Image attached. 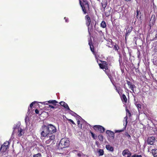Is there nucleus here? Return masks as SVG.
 <instances>
[{
  "label": "nucleus",
  "mask_w": 157,
  "mask_h": 157,
  "mask_svg": "<svg viewBox=\"0 0 157 157\" xmlns=\"http://www.w3.org/2000/svg\"><path fill=\"white\" fill-rule=\"evenodd\" d=\"M100 26L103 28H105L106 26V22L104 21H102L100 24Z\"/></svg>",
  "instance_id": "16"
},
{
  "label": "nucleus",
  "mask_w": 157,
  "mask_h": 157,
  "mask_svg": "<svg viewBox=\"0 0 157 157\" xmlns=\"http://www.w3.org/2000/svg\"><path fill=\"white\" fill-rule=\"evenodd\" d=\"M99 66H100V67L101 68V69H105L104 68V66H103V64H99Z\"/></svg>",
  "instance_id": "31"
},
{
  "label": "nucleus",
  "mask_w": 157,
  "mask_h": 157,
  "mask_svg": "<svg viewBox=\"0 0 157 157\" xmlns=\"http://www.w3.org/2000/svg\"><path fill=\"white\" fill-rule=\"evenodd\" d=\"M69 145V140L66 138H63L59 143L58 148L59 149H62L63 148L68 147Z\"/></svg>",
  "instance_id": "1"
},
{
  "label": "nucleus",
  "mask_w": 157,
  "mask_h": 157,
  "mask_svg": "<svg viewBox=\"0 0 157 157\" xmlns=\"http://www.w3.org/2000/svg\"><path fill=\"white\" fill-rule=\"evenodd\" d=\"M77 122H78V124H79V123H80V121H78Z\"/></svg>",
  "instance_id": "51"
},
{
  "label": "nucleus",
  "mask_w": 157,
  "mask_h": 157,
  "mask_svg": "<svg viewBox=\"0 0 157 157\" xmlns=\"http://www.w3.org/2000/svg\"><path fill=\"white\" fill-rule=\"evenodd\" d=\"M126 136L127 137L128 139H131V136L130 135H129L128 133H127L126 134Z\"/></svg>",
  "instance_id": "37"
},
{
  "label": "nucleus",
  "mask_w": 157,
  "mask_h": 157,
  "mask_svg": "<svg viewBox=\"0 0 157 157\" xmlns=\"http://www.w3.org/2000/svg\"><path fill=\"white\" fill-rule=\"evenodd\" d=\"M127 119H128V117H127V116H126L124 118V119L125 120V121H126V124H125V127H126V125L127 124Z\"/></svg>",
  "instance_id": "32"
},
{
  "label": "nucleus",
  "mask_w": 157,
  "mask_h": 157,
  "mask_svg": "<svg viewBox=\"0 0 157 157\" xmlns=\"http://www.w3.org/2000/svg\"><path fill=\"white\" fill-rule=\"evenodd\" d=\"M102 6L103 8H105L106 6V4H104L102 3Z\"/></svg>",
  "instance_id": "43"
},
{
  "label": "nucleus",
  "mask_w": 157,
  "mask_h": 157,
  "mask_svg": "<svg viewBox=\"0 0 157 157\" xmlns=\"http://www.w3.org/2000/svg\"><path fill=\"white\" fill-rule=\"evenodd\" d=\"M151 153L154 157H157V149L154 148L151 150Z\"/></svg>",
  "instance_id": "9"
},
{
  "label": "nucleus",
  "mask_w": 157,
  "mask_h": 157,
  "mask_svg": "<svg viewBox=\"0 0 157 157\" xmlns=\"http://www.w3.org/2000/svg\"><path fill=\"white\" fill-rule=\"evenodd\" d=\"M99 125H95L94 126V128L95 130H96L97 129H98V128Z\"/></svg>",
  "instance_id": "40"
},
{
  "label": "nucleus",
  "mask_w": 157,
  "mask_h": 157,
  "mask_svg": "<svg viewBox=\"0 0 157 157\" xmlns=\"http://www.w3.org/2000/svg\"><path fill=\"white\" fill-rule=\"evenodd\" d=\"M15 128H15V127H13V128L14 129H15Z\"/></svg>",
  "instance_id": "55"
},
{
  "label": "nucleus",
  "mask_w": 157,
  "mask_h": 157,
  "mask_svg": "<svg viewBox=\"0 0 157 157\" xmlns=\"http://www.w3.org/2000/svg\"><path fill=\"white\" fill-rule=\"evenodd\" d=\"M106 148L107 150L110 151H113V147L109 145H106Z\"/></svg>",
  "instance_id": "12"
},
{
  "label": "nucleus",
  "mask_w": 157,
  "mask_h": 157,
  "mask_svg": "<svg viewBox=\"0 0 157 157\" xmlns=\"http://www.w3.org/2000/svg\"><path fill=\"white\" fill-rule=\"evenodd\" d=\"M131 155V153L130 151H129V152H128V154L127 155V157H130Z\"/></svg>",
  "instance_id": "41"
},
{
  "label": "nucleus",
  "mask_w": 157,
  "mask_h": 157,
  "mask_svg": "<svg viewBox=\"0 0 157 157\" xmlns=\"http://www.w3.org/2000/svg\"><path fill=\"white\" fill-rule=\"evenodd\" d=\"M155 138L154 136H151L148 137L147 140L148 144L150 145L153 144L155 142Z\"/></svg>",
  "instance_id": "5"
},
{
  "label": "nucleus",
  "mask_w": 157,
  "mask_h": 157,
  "mask_svg": "<svg viewBox=\"0 0 157 157\" xmlns=\"http://www.w3.org/2000/svg\"><path fill=\"white\" fill-rule=\"evenodd\" d=\"M127 83L129 86L132 84V83L129 81H127Z\"/></svg>",
  "instance_id": "38"
},
{
  "label": "nucleus",
  "mask_w": 157,
  "mask_h": 157,
  "mask_svg": "<svg viewBox=\"0 0 157 157\" xmlns=\"http://www.w3.org/2000/svg\"><path fill=\"white\" fill-rule=\"evenodd\" d=\"M89 45H90V49L91 50V51L93 52V51H94V49H92V47H91V44H90V43H89Z\"/></svg>",
  "instance_id": "42"
},
{
  "label": "nucleus",
  "mask_w": 157,
  "mask_h": 157,
  "mask_svg": "<svg viewBox=\"0 0 157 157\" xmlns=\"http://www.w3.org/2000/svg\"><path fill=\"white\" fill-rule=\"evenodd\" d=\"M68 121L71 122L72 123L74 124H75V123H74V122L71 120V119H68Z\"/></svg>",
  "instance_id": "39"
},
{
  "label": "nucleus",
  "mask_w": 157,
  "mask_h": 157,
  "mask_svg": "<svg viewBox=\"0 0 157 157\" xmlns=\"http://www.w3.org/2000/svg\"><path fill=\"white\" fill-rule=\"evenodd\" d=\"M104 66V68L105 70H107L108 69V65L107 63L105 62L104 61L102 64Z\"/></svg>",
  "instance_id": "19"
},
{
  "label": "nucleus",
  "mask_w": 157,
  "mask_h": 157,
  "mask_svg": "<svg viewBox=\"0 0 157 157\" xmlns=\"http://www.w3.org/2000/svg\"><path fill=\"white\" fill-rule=\"evenodd\" d=\"M49 103L55 105H56V104L58 103V102L55 100H50L48 101Z\"/></svg>",
  "instance_id": "17"
},
{
  "label": "nucleus",
  "mask_w": 157,
  "mask_h": 157,
  "mask_svg": "<svg viewBox=\"0 0 157 157\" xmlns=\"http://www.w3.org/2000/svg\"><path fill=\"white\" fill-rule=\"evenodd\" d=\"M116 90L119 93V91H118V90L117 89H116Z\"/></svg>",
  "instance_id": "54"
},
{
  "label": "nucleus",
  "mask_w": 157,
  "mask_h": 157,
  "mask_svg": "<svg viewBox=\"0 0 157 157\" xmlns=\"http://www.w3.org/2000/svg\"><path fill=\"white\" fill-rule=\"evenodd\" d=\"M65 21H66V22H68V21L67 19H65Z\"/></svg>",
  "instance_id": "52"
},
{
  "label": "nucleus",
  "mask_w": 157,
  "mask_h": 157,
  "mask_svg": "<svg viewBox=\"0 0 157 157\" xmlns=\"http://www.w3.org/2000/svg\"><path fill=\"white\" fill-rule=\"evenodd\" d=\"M2 148L1 147V144H0V151H1L2 152Z\"/></svg>",
  "instance_id": "48"
},
{
  "label": "nucleus",
  "mask_w": 157,
  "mask_h": 157,
  "mask_svg": "<svg viewBox=\"0 0 157 157\" xmlns=\"http://www.w3.org/2000/svg\"><path fill=\"white\" fill-rule=\"evenodd\" d=\"M41 154L40 153H38V154L33 155V157H41Z\"/></svg>",
  "instance_id": "24"
},
{
  "label": "nucleus",
  "mask_w": 157,
  "mask_h": 157,
  "mask_svg": "<svg viewBox=\"0 0 157 157\" xmlns=\"http://www.w3.org/2000/svg\"><path fill=\"white\" fill-rule=\"evenodd\" d=\"M64 19H66V17H64Z\"/></svg>",
  "instance_id": "56"
},
{
  "label": "nucleus",
  "mask_w": 157,
  "mask_h": 157,
  "mask_svg": "<svg viewBox=\"0 0 157 157\" xmlns=\"http://www.w3.org/2000/svg\"><path fill=\"white\" fill-rule=\"evenodd\" d=\"M59 103L61 106H63L65 108L67 109L70 111L72 112V111L70 109L67 104L65 102L63 101H62L60 102Z\"/></svg>",
  "instance_id": "7"
},
{
  "label": "nucleus",
  "mask_w": 157,
  "mask_h": 157,
  "mask_svg": "<svg viewBox=\"0 0 157 157\" xmlns=\"http://www.w3.org/2000/svg\"><path fill=\"white\" fill-rule=\"evenodd\" d=\"M114 48L115 50H117L119 48V47L116 44L115 45H114Z\"/></svg>",
  "instance_id": "28"
},
{
  "label": "nucleus",
  "mask_w": 157,
  "mask_h": 157,
  "mask_svg": "<svg viewBox=\"0 0 157 157\" xmlns=\"http://www.w3.org/2000/svg\"><path fill=\"white\" fill-rule=\"evenodd\" d=\"M29 120V118L28 116H26L25 118V121L26 123L27 122V121H28Z\"/></svg>",
  "instance_id": "33"
},
{
  "label": "nucleus",
  "mask_w": 157,
  "mask_h": 157,
  "mask_svg": "<svg viewBox=\"0 0 157 157\" xmlns=\"http://www.w3.org/2000/svg\"><path fill=\"white\" fill-rule=\"evenodd\" d=\"M136 17L137 18H140V19L141 18V13L140 11H139L138 10H137L136 11Z\"/></svg>",
  "instance_id": "13"
},
{
  "label": "nucleus",
  "mask_w": 157,
  "mask_h": 157,
  "mask_svg": "<svg viewBox=\"0 0 157 157\" xmlns=\"http://www.w3.org/2000/svg\"><path fill=\"white\" fill-rule=\"evenodd\" d=\"M103 136L102 135H99L98 136V138L101 141H102L103 140Z\"/></svg>",
  "instance_id": "26"
},
{
  "label": "nucleus",
  "mask_w": 157,
  "mask_h": 157,
  "mask_svg": "<svg viewBox=\"0 0 157 157\" xmlns=\"http://www.w3.org/2000/svg\"><path fill=\"white\" fill-rule=\"evenodd\" d=\"M129 151L128 149H125L123 150L122 152V155L123 156H125L126 155L128 154Z\"/></svg>",
  "instance_id": "14"
},
{
  "label": "nucleus",
  "mask_w": 157,
  "mask_h": 157,
  "mask_svg": "<svg viewBox=\"0 0 157 157\" xmlns=\"http://www.w3.org/2000/svg\"><path fill=\"white\" fill-rule=\"evenodd\" d=\"M80 2H81V1H80ZM81 6L82 8V10L84 12V14H86V10L85 8V7L84 6H83L82 5L81 3V2H80Z\"/></svg>",
  "instance_id": "23"
},
{
  "label": "nucleus",
  "mask_w": 157,
  "mask_h": 157,
  "mask_svg": "<svg viewBox=\"0 0 157 157\" xmlns=\"http://www.w3.org/2000/svg\"><path fill=\"white\" fill-rule=\"evenodd\" d=\"M155 15H152L151 19L150 21V22H152V23H153L155 22Z\"/></svg>",
  "instance_id": "21"
},
{
  "label": "nucleus",
  "mask_w": 157,
  "mask_h": 157,
  "mask_svg": "<svg viewBox=\"0 0 157 157\" xmlns=\"http://www.w3.org/2000/svg\"><path fill=\"white\" fill-rule=\"evenodd\" d=\"M85 5L87 6H88V4H86Z\"/></svg>",
  "instance_id": "53"
},
{
  "label": "nucleus",
  "mask_w": 157,
  "mask_h": 157,
  "mask_svg": "<svg viewBox=\"0 0 157 157\" xmlns=\"http://www.w3.org/2000/svg\"><path fill=\"white\" fill-rule=\"evenodd\" d=\"M121 100L123 102H124V104H125L127 102V98L126 97V96L124 94H123L121 97Z\"/></svg>",
  "instance_id": "11"
},
{
  "label": "nucleus",
  "mask_w": 157,
  "mask_h": 157,
  "mask_svg": "<svg viewBox=\"0 0 157 157\" xmlns=\"http://www.w3.org/2000/svg\"><path fill=\"white\" fill-rule=\"evenodd\" d=\"M50 135L55 133L56 132V127L52 124H48L47 126Z\"/></svg>",
  "instance_id": "3"
},
{
  "label": "nucleus",
  "mask_w": 157,
  "mask_h": 157,
  "mask_svg": "<svg viewBox=\"0 0 157 157\" xmlns=\"http://www.w3.org/2000/svg\"><path fill=\"white\" fill-rule=\"evenodd\" d=\"M123 131H124L123 130H117L115 132H123Z\"/></svg>",
  "instance_id": "45"
},
{
  "label": "nucleus",
  "mask_w": 157,
  "mask_h": 157,
  "mask_svg": "<svg viewBox=\"0 0 157 157\" xmlns=\"http://www.w3.org/2000/svg\"><path fill=\"white\" fill-rule=\"evenodd\" d=\"M35 102H32L30 105V107L31 108H32V106H33V104H34Z\"/></svg>",
  "instance_id": "44"
},
{
  "label": "nucleus",
  "mask_w": 157,
  "mask_h": 157,
  "mask_svg": "<svg viewBox=\"0 0 157 157\" xmlns=\"http://www.w3.org/2000/svg\"><path fill=\"white\" fill-rule=\"evenodd\" d=\"M105 16L107 17H108L109 16V15H110V12H105Z\"/></svg>",
  "instance_id": "34"
},
{
  "label": "nucleus",
  "mask_w": 157,
  "mask_h": 157,
  "mask_svg": "<svg viewBox=\"0 0 157 157\" xmlns=\"http://www.w3.org/2000/svg\"><path fill=\"white\" fill-rule=\"evenodd\" d=\"M98 128V130L100 132H101L102 133L104 132L105 130V128L99 125Z\"/></svg>",
  "instance_id": "15"
},
{
  "label": "nucleus",
  "mask_w": 157,
  "mask_h": 157,
  "mask_svg": "<svg viewBox=\"0 0 157 157\" xmlns=\"http://www.w3.org/2000/svg\"><path fill=\"white\" fill-rule=\"evenodd\" d=\"M78 156L81 157L82 156V154L81 153H78Z\"/></svg>",
  "instance_id": "50"
},
{
  "label": "nucleus",
  "mask_w": 157,
  "mask_h": 157,
  "mask_svg": "<svg viewBox=\"0 0 157 157\" xmlns=\"http://www.w3.org/2000/svg\"><path fill=\"white\" fill-rule=\"evenodd\" d=\"M107 75L108 76V77L109 79H110L111 81L112 82V76L110 75H109V74H107Z\"/></svg>",
  "instance_id": "35"
},
{
  "label": "nucleus",
  "mask_w": 157,
  "mask_h": 157,
  "mask_svg": "<svg viewBox=\"0 0 157 157\" xmlns=\"http://www.w3.org/2000/svg\"><path fill=\"white\" fill-rule=\"evenodd\" d=\"M98 152V153L99 155H102L104 154V151L102 149H99Z\"/></svg>",
  "instance_id": "20"
},
{
  "label": "nucleus",
  "mask_w": 157,
  "mask_h": 157,
  "mask_svg": "<svg viewBox=\"0 0 157 157\" xmlns=\"http://www.w3.org/2000/svg\"><path fill=\"white\" fill-rule=\"evenodd\" d=\"M10 143L8 141L5 142L2 145H1L2 148V155H5L6 153V151L9 148V145Z\"/></svg>",
  "instance_id": "2"
},
{
  "label": "nucleus",
  "mask_w": 157,
  "mask_h": 157,
  "mask_svg": "<svg viewBox=\"0 0 157 157\" xmlns=\"http://www.w3.org/2000/svg\"><path fill=\"white\" fill-rule=\"evenodd\" d=\"M126 112L128 113V116L129 117H130L131 116V113H130L128 109H126Z\"/></svg>",
  "instance_id": "30"
},
{
  "label": "nucleus",
  "mask_w": 157,
  "mask_h": 157,
  "mask_svg": "<svg viewBox=\"0 0 157 157\" xmlns=\"http://www.w3.org/2000/svg\"><path fill=\"white\" fill-rule=\"evenodd\" d=\"M35 112L36 113V114H38L39 113V111L37 109H35Z\"/></svg>",
  "instance_id": "46"
},
{
  "label": "nucleus",
  "mask_w": 157,
  "mask_h": 157,
  "mask_svg": "<svg viewBox=\"0 0 157 157\" xmlns=\"http://www.w3.org/2000/svg\"><path fill=\"white\" fill-rule=\"evenodd\" d=\"M85 20L86 21V24L87 26L88 30H89V26L90 24L91 20L90 17L88 15H86L85 16Z\"/></svg>",
  "instance_id": "6"
},
{
  "label": "nucleus",
  "mask_w": 157,
  "mask_h": 157,
  "mask_svg": "<svg viewBox=\"0 0 157 157\" xmlns=\"http://www.w3.org/2000/svg\"><path fill=\"white\" fill-rule=\"evenodd\" d=\"M49 107L51 109H56V107L54 106L51 105H49Z\"/></svg>",
  "instance_id": "36"
},
{
  "label": "nucleus",
  "mask_w": 157,
  "mask_h": 157,
  "mask_svg": "<svg viewBox=\"0 0 157 157\" xmlns=\"http://www.w3.org/2000/svg\"><path fill=\"white\" fill-rule=\"evenodd\" d=\"M48 137L49 138V139L47 140L45 142L46 144H49L52 140H54L55 138V135H54L49 136Z\"/></svg>",
  "instance_id": "8"
},
{
  "label": "nucleus",
  "mask_w": 157,
  "mask_h": 157,
  "mask_svg": "<svg viewBox=\"0 0 157 157\" xmlns=\"http://www.w3.org/2000/svg\"><path fill=\"white\" fill-rule=\"evenodd\" d=\"M132 157H142L141 155L135 154L132 155Z\"/></svg>",
  "instance_id": "29"
},
{
  "label": "nucleus",
  "mask_w": 157,
  "mask_h": 157,
  "mask_svg": "<svg viewBox=\"0 0 157 157\" xmlns=\"http://www.w3.org/2000/svg\"><path fill=\"white\" fill-rule=\"evenodd\" d=\"M129 88H131V90L133 92H134V88L136 87L134 85L131 84L129 86Z\"/></svg>",
  "instance_id": "22"
},
{
  "label": "nucleus",
  "mask_w": 157,
  "mask_h": 157,
  "mask_svg": "<svg viewBox=\"0 0 157 157\" xmlns=\"http://www.w3.org/2000/svg\"><path fill=\"white\" fill-rule=\"evenodd\" d=\"M42 128L43 131L41 134L42 136L43 137L47 136V137H48V136H50L47 126L44 125L42 127Z\"/></svg>",
  "instance_id": "4"
},
{
  "label": "nucleus",
  "mask_w": 157,
  "mask_h": 157,
  "mask_svg": "<svg viewBox=\"0 0 157 157\" xmlns=\"http://www.w3.org/2000/svg\"><path fill=\"white\" fill-rule=\"evenodd\" d=\"M91 136H92V137L93 138H94V134L92 132H91Z\"/></svg>",
  "instance_id": "47"
},
{
  "label": "nucleus",
  "mask_w": 157,
  "mask_h": 157,
  "mask_svg": "<svg viewBox=\"0 0 157 157\" xmlns=\"http://www.w3.org/2000/svg\"><path fill=\"white\" fill-rule=\"evenodd\" d=\"M98 1L99 0H98Z\"/></svg>",
  "instance_id": "57"
},
{
  "label": "nucleus",
  "mask_w": 157,
  "mask_h": 157,
  "mask_svg": "<svg viewBox=\"0 0 157 157\" xmlns=\"http://www.w3.org/2000/svg\"><path fill=\"white\" fill-rule=\"evenodd\" d=\"M71 112L72 113H71V114L72 115H73L74 114H76H76L75 113V112H73L72 111V112H71Z\"/></svg>",
  "instance_id": "49"
},
{
  "label": "nucleus",
  "mask_w": 157,
  "mask_h": 157,
  "mask_svg": "<svg viewBox=\"0 0 157 157\" xmlns=\"http://www.w3.org/2000/svg\"><path fill=\"white\" fill-rule=\"evenodd\" d=\"M157 40V29L156 30V34L155 35V37L153 38L152 40V41L155 40Z\"/></svg>",
  "instance_id": "25"
},
{
  "label": "nucleus",
  "mask_w": 157,
  "mask_h": 157,
  "mask_svg": "<svg viewBox=\"0 0 157 157\" xmlns=\"http://www.w3.org/2000/svg\"><path fill=\"white\" fill-rule=\"evenodd\" d=\"M106 134H109L110 137H113V138H114V134L113 132L111 131L107 130L106 131Z\"/></svg>",
  "instance_id": "10"
},
{
  "label": "nucleus",
  "mask_w": 157,
  "mask_h": 157,
  "mask_svg": "<svg viewBox=\"0 0 157 157\" xmlns=\"http://www.w3.org/2000/svg\"><path fill=\"white\" fill-rule=\"evenodd\" d=\"M22 129L21 128H19L18 129V135L19 136H21L22 135Z\"/></svg>",
  "instance_id": "18"
},
{
  "label": "nucleus",
  "mask_w": 157,
  "mask_h": 157,
  "mask_svg": "<svg viewBox=\"0 0 157 157\" xmlns=\"http://www.w3.org/2000/svg\"><path fill=\"white\" fill-rule=\"evenodd\" d=\"M136 106L138 108V110L139 111L140 110L141 108V105L140 104H137Z\"/></svg>",
  "instance_id": "27"
}]
</instances>
